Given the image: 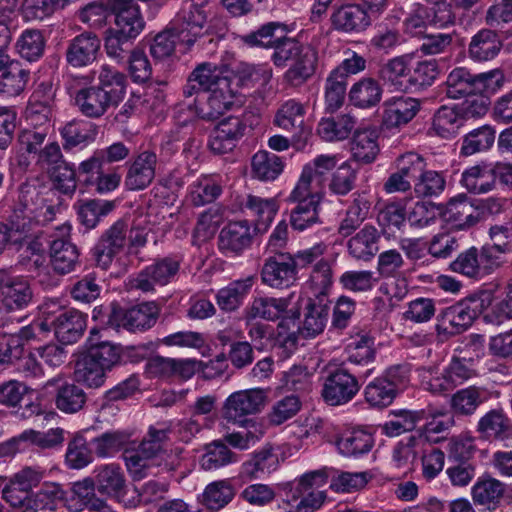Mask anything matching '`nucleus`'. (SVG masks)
Returning <instances> with one entry per match:
<instances>
[{
  "label": "nucleus",
  "instance_id": "obj_46",
  "mask_svg": "<svg viewBox=\"0 0 512 512\" xmlns=\"http://www.w3.org/2000/svg\"><path fill=\"white\" fill-rule=\"evenodd\" d=\"M107 371L104 370L92 357L83 352L77 359L74 369V378L89 388L102 386L106 379Z\"/></svg>",
  "mask_w": 512,
  "mask_h": 512
},
{
  "label": "nucleus",
  "instance_id": "obj_7",
  "mask_svg": "<svg viewBox=\"0 0 512 512\" xmlns=\"http://www.w3.org/2000/svg\"><path fill=\"white\" fill-rule=\"evenodd\" d=\"M167 440L168 430L151 426L137 450L125 451L124 458L128 470L140 477L144 476V470L149 467V461L158 457Z\"/></svg>",
  "mask_w": 512,
  "mask_h": 512
},
{
  "label": "nucleus",
  "instance_id": "obj_25",
  "mask_svg": "<svg viewBox=\"0 0 512 512\" xmlns=\"http://www.w3.org/2000/svg\"><path fill=\"white\" fill-rule=\"evenodd\" d=\"M205 105L199 108V116L208 121L216 120L233 105L235 92L231 87V79H221L218 88L209 91Z\"/></svg>",
  "mask_w": 512,
  "mask_h": 512
},
{
  "label": "nucleus",
  "instance_id": "obj_28",
  "mask_svg": "<svg viewBox=\"0 0 512 512\" xmlns=\"http://www.w3.org/2000/svg\"><path fill=\"white\" fill-rule=\"evenodd\" d=\"M239 486L235 478L211 482L204 489L200 502L207 509L218 511L232 501Z\"/></svg>",
  "mask_w": 512,
  "mask_h": 512
},
{
  "label": "nucleus",
  "instance_id": "obj_33",
  "mask_svg": "<svg viewBox=\"0 0 512 512\" xmlns=\"http://www.w3.org/2000/svg\"><path fill=\"white\" fill-rule=\"evenodd\" d=\"M415 153H407L397 159L398 171L392 173L384 183L387 193L406 192L410 190L416 174L420 172L419 166L411 159Z\"/></svg>",
  "mask_w": 512,
  "mask_h": 512
},
{
  "label": "nucleus",
  "instance_id": "obj_61",
  "mask_svg": "<svg viewBox=\"0 0 512 512\" xmlns=\"http://www.w3.org/2000/svg\"><path fill=\"white\" fill-rule=\"evenodd\" d=\"M131 433L127 431H108L92 439L94 451L98 457L112 456L130 442Z\"/></svg>",
  "mask_w": 512,
  "mask_h": 512
},
{
  "label": "nucleus",
  "instance_id": "obj_38",
  "mask_svg": "<svg viewBox=\"0 0 512 512\" xmlns=\"http://www.w3.org/2000/svg\"><path fill=\"white\" fill-rule=\"evenodd\" d=\"M496 139V130L491 125L485 124L472 129L462 138L460 155L464 157L483 153L492 148Z\"/></svg>",
  "mask_w": 512,
  "mask_h": 512
},
{
  "label": "nucleus",
  "instance_id": "obj_31",
  "mask_svg": "<svg viewBox=\"0 0 512 512\" xmlns=\"http://www.w3.org/2000/svg\"><path fill=\"white\" fill-rule=\"evenodd\" d=\"M383 86L373 77H363L355 82L349 90L350 102L358 108L376 107L382 100Z\"/></svg>",
  "mask_w": 512,
  "mask_h": 512
},
{
  "label": "nucleus",
  "instance_id": "obj_60",
  "mask_svg": "<svg viewBox=\"0 0 512 512\" xmlns=\"http://www.w3.org/2000/svg\"><path fill=\"white\" fill-rule=\"evenodd\" d=\"M236 461V454L228 446L217 440L205 446V453L201 457L200 465L206 470H216Z\"/></svg>",
  "mask_w": 512,
  "mask_h": 512
},
{
  "label": "nucleus",
  "instance_id": "obj_22",
  "mask_svg": "<svg viewBox=\"0 0 512 512\" xmlns=\"http://www.w3.org/2000/svg\"><path fill=\"white\" fill-rule=\"evenodd\" d=\"M382 122L388 129L408 124L419 112L420 101L411 97H393L383 104Z\"/></svg>",
  "mask_w": 512,
  "mask_h": 512
},
{
  "label": "nucleus",
  "instance_id": "obj_56",
  "mask_svg": "<svg viewBox=\"0 0 512 512\" xmlns=\"http://www.w3.org/2000/svg\"><path fill=\"white\" fill-rule=\"evenodd\" d=\"M86 401L87 394L74 383H65L59 386L55 396L56 407L66 414H73L82 410Z\"/></svg>",
  "mask_w": 512,
  "mask_h": 512
},
{
  "label": "nucleus",
  "instance_id": "obj_1",
  "mask_svg": "<svg viewBox=\"0 0 512 512\" xmlns=\"http://www.w3.org/2000/svg\"><path fill=\"white\" fill-rule=\"evenodd\" d=\"M271 60L276 67L289 68L284 79L293 86H299L310 79L316 72L318 52L310 44H304L294 37L281 35L274 42Z\"/></svg>",
  "mask_w": 512,
  "mask_h": 512
},
{
  "label": "nucleus",
  "instance_id": "obj_5",
  "mask_svg": "<svg viewBox=\"0 0 512 512\" xmlns=\"http://www.w3.org/2000/svg\"><path fill=\"white\" fill-rule=\"evenodd\" d=\"M267 391L262 388L240 390L230 394L223 403L221 416L228 423H243L265 406Z\"/></svg>",
  "mask_w": 512,
  "mask_h": 512
},
{
  "label": "nucleus",
  "instance_id": "obj_24",
  "mask_svg": "<svg viewBox=\"0 0 512 512\" xmlns=\"http://www.w3.org/2000/svg\"><path fill=\"white\" fill-rule=\"evenodd\" d=\"M503 48L501 35L491 28H483L472 36L468 55L475 62H486L496 58Z\"/></svg>",
  "mask_w": 512,
  "mask_h": 512
},
{
  "label": "nucleus",
  "instance_id": "obj_42",
  "mask_svg": "<svg viewBox=\"0 0 512 512\" xmlns=\"http://www.w3.org/2000/svg\"><path fill=\"white\" fill-rule=\"evenodd\" d=\"M355 125L354 116L341 114L337 117L323 118L318 124L317 132L326 141H341L350 136Z\"/></svg>",
  "mask_w": 512,
  "mask_h": 512
},
{
  "label": "nucleus",
  "instance_id": "obj_54",
  "mask_svg": "<svg viewBox=\"0 0 512 512\" xmlns=\"http://www.w3.org/2000/svg\"><path fill=\"white\" fill-rule=\"evenodd\" d=\"M277 463L278 458L272 447L265 446L242 464L241 475L248 479H257L262 474L275 470Z\"/></svg>",
  "mask_w": 512,
  "mask_h": 512
},
{
  "label": "nucleus",
  "instance_id": "obj_44",
  "mask_svg": "<svg viewBox=\"0 0 512 512\" xmlns=\"http://www.w3.org/2000/svg\"><path fill=\"white\" fill-rule=\"evenodd\" d=\"M136 38L134 35L126 34V32H121L113 27L107 29L104 38V48L107 56L118 63L124 62L136 50L133 48Z\"/></svg>",
  "mask_w": 512,
  "mask_h": 512
},
{
  "label": "nucleus",
  "instance_id": "obj_16",
  "mask_svg": "<svg viewBox=\"0 0 512 512\" xmlns=\"http://www.w3.org/2000/svg\"><path fill=\"white\" fill-rule=\"evenodd\" d=\"M49 258L52 270L57 275H67L80 266L78 247L66 237H57L49 242Z\"/></svg>",
  "mask_w": 512,
  "mask_h": 512
},
{
  "label": "nucleus",
  "instance_id": "obj_6",
  "mask_svg": "<svg viewBox=\"0 0 512 512\" xmlns=\"http://www.w3.org/2000/svg\"><path fill=\"white\" fill-rule=\"evenodd\" d=\"M359 378L358 371L352 372L342 364L325 378L321 391L323 400L331 406L350 402L360 390Z\"/></svg>",
  "mask_w": 512,
  "mask_h": 512
},
{
  "label": "nucleus",
  "instance_id": "obj_36",
  "mask_svg": "<svg viewBox=\"0 0 512 512\" xmlns=\"http://www.w3.org/2000/svg\"><path fill=\"white\" fill-rule=\"evenodd\" d=\"M33 297L30 283L22 277H14L9 279L1 303L8 311H19L26 309L32 303Z\"/></svg>",
  "mask_w": 512,
  "mask_h": 512
},
{
  "label": "nucleus",
  "instance_id": "obj_45",
  "mask_svg": "<svg viewBox=\"0 0 512 512\" xmlns=\"http://www.w3.org/2000/svg\"><path fill=\"white\" fill-rule=\"evenodd\" d=\"M373 445L372 434L360 429L347 431L336 441V446L341 454L354 457L367 454Z\"/></svg>",
  "mask_w": 512,
  "mask_h": 512
},
{
  "label": "nucleus",
  "instance_id": "obj_64",
  "mask_svg": "<svg viewBox=\"0 0 512 512\" xmlns=\"http://www.w3.org/2000/svg\"><path fill=\"white\" fill-rule=\"evenodd\" d=\"M449 268L456 273L469 278H480L484 276L480 259V252L477 247H470L461 252L457 258L452 261Z\"/></svg>",
  "mask_w": 512,
  "mask_h": 512
},
{
  "label": "nucleus",
  "instance_id": "obj_63",
  "mask_svg": "<svg viewBox=\"0 0 512 512\" xmlns=\"http://www.w3.org/2000/svg\"><path fill=\"white\" fill-rule=\"evenodd\" d=\"M115 208L113 201L89 200L80 205L78 218L86 228L92 229Z\"/></svg>",
  "mask_w": 512,
  "mask_h": 512
},
{
  "label": "nucleus",
  "instance_id": "obj_49",
  "mask_svg": "<svg viewBox=\"0 0 512 512\" xmlns=\"http://www.w3.org/2000/svg\"><path fill=\"white\" fill-rule=\"evenodd\" d=\"M477 431L486 438L506 439L512 434V422L501 410H491L480 418Z\"/></svg>",
  "mask_w": 512,
  "mask_h": 512
},
{
  "label": "nucleus",
  "instance_id": "obj_37",
  "mask_svg": "<svg viewBox=\"0 0 512 512\" xmlns=\"http://www.w3.org/2000/svg\"><path fill=\"white\" fill-rule=\"evenodd\" d=\"M290 306L289 298L257 297L245 310V319L261 318L267 321L280 319L283 311Z\"/></svg>",
  "mask_w": 512,
  "mask_h": 512
},
{
  "label": "nucleus",
  "instance_id": "obj_32",
  "mask_svg": "<svg viewBox=\"0 0 512 512\" xmlns=\"http://www.w3.org/2000/svg\"><path fill=\"white\" fill-rule=\"evenodd\" d=\"M99 126L84 119H74L61 129L64 150H71L80 145H88L96 140Z\"/></svg>",
  "mask_w": 512,
  "mask_h": 512
},
{
  "label": "nucleus",
  "instance_id": "obj_14",
  "mask_svg": "<svg viewBox=\"0 0 512 512\" xmlns=\"http://www.w3.org/2000/svg\"><path fill=\"white\" fill-rule=\"evenodd\" d=\"M157 155L153 151L145 150L139 153L128 163L124 186L129 191L146 189L154 180Z\"/></svg>",
  "mask_w": 512,
  "mask_h": 512
},
{
  "label": "nucleus",
  "instance_id": "obj_9",
  "mask_svg": "<svg viewBox=\"0 0 512 512\" xmlns=\"http://www.w3.org/2000/svg\"><path fill=\"white\" fill-rule=\"evenodd\" d=\"M41 329L50 326L59 343L69 345L76 343L86 329V315L76 309H63L38 324Z\"/></svg>",
  "mask_w": 512,
  "mask_h": 512
},
{
  "label": "nucleus",
  "instance_id": "obj_13",
  "mask_svg": "<svg viewBox=\"0 0 512 512\" xmlns=\"http://www.w3.org/2000/svg\"><path fill=\"white\" fill-rule=\"evenodd\" d=\"M101 39L93 32L85 31L71 39L65 50V60L73 68L93 64L100 52Z\"/></svg>",
  "mask_w": 512,
  "mask_h": 512
},
{
  "label": "nucleus",
  "instance_id": "obj_8",
  "mask_svg": "<svg viewBox=\"0 0 512 512\" xmlns=\"http://www.w3.org/2000/svg\"><path fill=\"white\" fill-rule=\"evenodd\" d=\"M127 231V222L119 219L102 233L91 250L97 267L106 270L112 264L113 259L124 250Z\"/></svg>",
  "mask_w": 512,
  "mask_h": 512
},
{
  "label": "nucleus",
  "instance_id": "obj_41",
  "mask_svg": "<svg viewBox=\"0 0 512 512\" xmlns=\"http://www.w3.org/2000/svg\"><path fill=\"white\" fill-rule=\"evenodd\" d=\"M392 419L382 426L383 433L388 437H397L405 432L413 431L417 423L427 419L425 410H395L391 412Z\"/></svg>",
  "mask_w": 512,
  "mask_h": 512
},
{
  "label": "nucleus",
  "instance_id": "obj_35",
  "mask_svg": "<svg viewBox=\"0 0 512 512\" xmlns=\"http://www.w3.org/2000/svg\"><path fill=\"white\" fill-rule=\"evenodd\" d=\"M78 110L87 118L98 119L113 107L94 85L79 89L74 96Z\"/></svg>",
  "mask_w": 512,
  "mask_h": 512
},
{
  "label": "nucleus",
  "instance_id": "obj_51",
  "mask_svg": "<svg viewBox=\"0 0 512 512\" xmlns=\"http://www.w3.org/2000/svg\"><path fill=\"white\" fill-rule=\"evenodd\" d=\"M370 207L371 202L368 200L366 193H358L348 207L338 232L344 237L351 235L367 218Z\"/></svg>",
  "mask_w": 512,
  "mask_h": 512
},
{
  "label": "nucleus",
  "instance_id": "obj_20",
  "mask_svg": "<svg viewBox=\"0 0 512 512\" xmlns=\"http://www.w3.org/2000/svg\"><path fill=\"white\" fill-rule=\"evenodd\" d=\"M333 28L344 33H359L371 24L370 16L360 4H346L336 8L330 16Z\"/></svg>",
  "mask_w": 512,
  "mask_h": 512
},
{
  "label": "nucleus",
  "instance_id": "obj_58",
  "mask_svg": "<svg viewBox=\"0 0 512 512\" xmlns=\"http://www.w3.org/2000/svg\"><path fill=\"white\" fill-rule=\"evenodd\" d=\"M474 212L472 203L464 195L451 199L447 204L448 220L460 229L471 227L479 221V215H474Z\"/></svg>",
  "mask_w": 512,
  "mask_h": 512
},
{
  "label": "nucleus",
  "instance_id": "obj_52",
  "mask_svg": "<svg viewBox=\"0 0 512 512\" xmlns=\"http://www.w3.org/2000/svg\"><path fill=\"white\" fill-rule=\"evenodd\" d=\"M253 285V277L231 282L217 293V304L221 310L232 312L237 310Z\"/></svg>",
  "mask_w": 512,
  "mask_h": 512
},
{
  "label": "nucleus",
  "instance_id": "obj_59",
  "mask_svg": "<svg viewBox=\"0 0 512 512\" xmlns=\"http://www.w3.org/2000/svg\"><path fill=\"white\" fill-rule=\"evenodd\" d=\"M397 392L389 385L387 380L381 376L376 377L364 388L365 401L375 408H385L392 404L397 396Z\"/></svg>",
  "mask_w": 512,
  "mask_h": 512
},
{
  "label": "nucleus",
  "instance_id": "obj_10",
  "mask_svg": "<svg viewBox=\"0 0 512 512\" xmlns=\"http://www.w3.org/2000/svg\"><path fill=\"white\" fill-rule=\"evenodd\" d=\"M247 128L248 124L242 117L229 116L222 119L210 135L209 148L217 155L233 151Z\"/></svg>",
  "mask_w": 512,
  "mask_h": 512
},
{
  "label": "nucleus",
  "instance_id": "obj_2",
  "mask_svg": "<svg viewBox=\"0 0 512 512\" xmlns=\"http://www.w3.org/2000/svg\"><path fill=\"white\" fill-rule=\"evenodd\" d=\"M172 31L179 42L190 47L199 38L205 36H211L208 40L209 43L215 39H222L226 35L228 27L222 16L214 15L208 19L206 7L183 3L177 14V19L172 25Z\"/></svg>",
  "mask_w": 512,
  "mask_h": 512
},
{
  "label": "nucleus",
  "instance_id": "obj_21",
  "mask_svg": "<svg viewBox=\"0 0 512 512\" xmlns=\"http://www.w3.org/2000/svg\"><path fill=\"white\" fill-rule=\"evenodd\" d=\"M34 396H36L34 390L18 381H9L0 385V404L20 405L23 408L22 416L24 417L39 415L42 412L40 404L33 401Z\"/></svg>",
  "mask_w": 512,
  "mask_h": 512
},
{
  "label": "nucleus",
  "instance_id": "obj_40",
  "mask_svg": "<svg viewBox=\"0 0 512 512\" xmlns=\"http://www.w3.org/2000/svg\"><path fill=\"white\" fill-rule=\"evenodd\" d=\"M319 207V196H311L310 199L299 201L290 213L291 227L296 231L302 232L321 224Z\"/></svg>",
  "mask_w": 512,
  "mask_h": 512
},
{
  "label": "nucleus",
  "instance_id": "obj_48",
  "mask_svg": "<svg viewBox=\"0 0 512 512\" xmlns=\"http://www.w3.org/2000/svg\"><path fill=\"white\" fill-rule=\"evenodd\" d=\"M504 492L505 487L502 482L491 477H482L472 488V498L476 504L495 509L503 498Z\"/></svg>",
  "mask_w": 512,
  "mask_h": 512
},
{
  "label": "nucleus",
  "instance_id": "obj_18",
  "mask_svg": "<svg viewBox=\"0 0 512 512\" xmlns=\"http://www.w3.org/2000/svg\"><path fill=\"white\" fill-rule=\"evenodd\" d=\"M93 480L97 492L102 496L120 501L126 495V477L122 468L117 464L100 466L94 471Z\"/></svg>",
  "mask_w": 512,
  "mask_h": 512
},
{
  "label": "nucleus",
  "instance_id": "obj_62",
  "mask_svg": "<svg viewBox=\"0 0 512 512\" xmlns=\"http://www.w3.org/2000/svg\"><path fill=\"white\" fill-rule=\"evenodd\" d=\"M19 55L32 62L38 60L44 53L45 39L40 30L27 29L22 32L16 42Z\"/></svg>",
  "mask_w": 512,
  "mask_h": 512
},
{
  "label": "nucleus",
  "instance_id": "obj_50",
  "mask_svg": "<svg viewBox=\"0 0 512 512\" xmlns=\"http://www.w3.org/2000/svg\"><path fill=\"white\" fill-rule=\"evenodd\" d=\"M488 399L487 392L479 387L470 386L458 390L451 397V407L456 414L469 416Z\"/></svg>",
  "mask_w": 512,
  "mask_h": 512
},
{
  "label": "nucleus",
  "instance_id": "obj_12",
  "mask_svg": "<svg viewBox=\"0 0 512 512\" xmlns=\"http://www.w3.org/2000/svg\"><path fill=\"white\" fill-rule=\"evenodd\" d=\"M262 282L272 288H288L297 280L292 255L278 252L265 259L261 269Z\"/></svg>",
  "mask_w": 512,
  "mask_h": 512
},
{
  "label": "nucleus",
  "instance_id": "obj_39",
  "mask_svg": "<svg viewBox=\"0 0 512 512\" xmlns=\"http://www.w3.org/2000/svg\"><path fill=\"white\" fill-rule=\"evenodd\" d=\"M284 166L282 157L260 150L251 159V174L260 181H273L283 172Z\"/></svg>",
  "mask_w": 512,
  "mask_h": 512
},
{
  "label": "nucleus",
  "instance_id": "obj_57",
  "mask_svg": "<svg viewBox=\"0 0 512 512\" xmlns=\"http://www.w3.org/2000/svg\"><path fill=\"white\" fill-rule=\"evenodd\" d=\"M348 358L343 364H352L355 366L367 367L364 372V377H368L373 368L372 365L375 359L376 350L374 347V339L369 336H362L359 340L351 343L348 347Z\"/></svg>",
  "mask_w": 512,
  "mask_h": 512
},
{
  "label": "nucleus",
  "instance_id": "obj_30",
  "mask_svg": "<svg viewBox=\"0 0 512 512\" xmlns=\"http://www.w3.org/2000/svg\"><path fill=\"white\" fill-rule=\"evenodd\" d=\"M94 483L95 481L92 477H87L72 484V496L69 505L71 509L81 511L84 508H88L92 511L100 512L108 508L107 502L95 494L97 487Z\"/></svg>",
  "mask_w": 512,
  "mask_h": 512
},
{
  "label": "nucleus",
  "instance_id": "obj_4",
  "mask_svg": "<svg viewBox=\"0 0 512 512\" xmlns=\"http://www.w3.org/2000/svg\"><path fill=\"white\" fill-rule=\"evenodd\" d=\"M478 313V305L472 299L442 308L437 315V335L447 340L465 332L472 326Z\"/></svg>",
  "mask_w": 512,
  "mask_h": 512
},
{
  "label": "nucleus",
  "instance_id": "obj_17",
  "mask_svg": "<svg viewBox=\"0 0 512 512\" xmlns=\"http://www.w3.org/2000/svg\"><path fill=\"white\" fill-rule=\"evenodd\" d=\"M30 71L14 58L0 59V95L16 97L26 88Z\"/></svg>",
  "mask_w": 512,
  "mask_h": 512
},
{
  "label": "nucleus",
  "instance_id": "obj_34",
  "mask_svg": "<svg viewBox=\"0 0 512 512\" xmlns=\"http://www.w3.org/2000/svg\"><path fill=\"white\" fill-rule=\"evenodd\" d=\"M415 165L419 166L420 172L414 178V192L418 197H431L439 195L445 189L446 181L442 174L437 171L426 170L424 158L415 153L412 156Z\"/></svg>",
  "mask_w": 512,
  "mask_h": 512
},
{
  "label": "nucleus",
  "instance_id": "obj_11",
  "mask_svg": "<svg viewBox=\"0 0 512 512\" xmlns=\"http://www.w3.org/2000/svg\"><path fill=\"white\" fill-rule=\"evenodd\" d=\"M257 229L249 221H230L219 232L218 247L225 254L241 255L250 248Z\"/></svg>",
  "mask_w": 512,
  "mask_h": 512
},
{
  "label": "nucleus",
  "instance_id": "obj_55",
  "mask_svg": "<svg viewBox=\"0 0 512 512\" xmlns=\"http://www.w3.org/2000/svg\"><path fill=\"white\" fill-rule=\"evenodd\" d=\"M354 160L363 164L373 162L379 152L377 135L373 130H356L351 143Z\"/></svg>",
  "mask_w": 512,
  "mask_h": 512
},
{
  "label": "nucleus",
  "instance_id": "obj_53",
  "mask_svg": "<svg viewBox=\"0 0 512 512\" xmlns=\"http://www.w3.org/2000/svg\"><path fill=\"white\" fill-rule=\"evenodd\" d=\"M445 92L451 99L475 95V74L464 67L453 69L447 76Z\"/></svg>",
  "mask_w": 512,
  "mask_h": 512
},
{
  "label": "nucleus",
  "instance_id": "obj_29",
  "mask_svg": "<svg viewBox=\"0 0 512 512\" xmlns=\"http://www.w3.org/2000/svg\"><path fill=\"white\" fill-rule=\"evenodd\" d=\"M380 238L378 229L373 225L366 224L348 240V252L357 260L369 261L379 251Z\"/></svg>",
  "mask_w": 512,
  "mask_h": 512
},
{
  "label": "nucleus",
  "instance_id": "obj_47",
  "mask_svg": "<svg viewBox=\"0 0 512 512\" xmlns=\"http://www.w3.org/2000/svg\"><path fill=\"white\" fill-rule=\"evenodd\" d=\"M464 118L458 105L453 107L441 106L433 117V130L442 138L453 137L464 125Z\"/></svg>",
  "mask_w": 512,
  "mask_h": 512
},
{
  "label": "nucleus",
  "instance_id": "obj_19",
  "mask_svg": "<svg viewBox=\"0 0 512 512\" xmlns=\"http://www.w3.org/2000/svg\"><path fill=\"white\" fill-rule=\"evenodd\" d=\"M410 58L408 56H398L382 64L377 77L382 86L387 87L392 92H410Z\"/></svg>",
  "mask_w": 512,
  "mask_h": 512
},
{
  "label": "nucleus",
  "instance_id": "obj_3",
  "mask_svg": "<svg viewBox=\"0 0 512 512\" xmlns=\"http://www.w3.org/2000/svg\"><path fill=\"white\" fill-rule=\"evenodd\" d=\"M161 308L154 302H143L129 309L111 305L105 324L115 329L124 328L130 332L146 331L152 328L160 315Z\"/></svg>",
  "mask_w": 512,
  "mask_h": 512
},
{
  "label": "nucleus",
  "instance_id": "obj_23",
  "mask_svg": "<svg viewBox=\"0 0 512 512\" xmlns=\"http://www.w3.org/2000/svg\"><path fill=\"white\" fill-rule=\"evenodd\" d=\"M330 315V303L322 297L309 298L302 325L298 327L304 338H314L324 332Z\"/></svg>",
  "mask_w": 512,
  "mask_h": 512
},
{
  "label": "nucleus",
  "instance_id": "obj_26",
  "mask_svg": "<svg viewBox=\"0 0 512 512\" xmlns=\"http://www.w3.org/2000/svg\"><path fill=\"white\" fill-rule=\"evenodd\" d=\"M88 339L89 346L85 351L107 372L122 364V348L120 345L99 339V332L92 329Z\"/></svg>",
  "mask_w": 512,
  "mask_h": 512
},
{
  "label": "nucleus",
  "instance_id": "obj_27",
  "mask_svg": "<svg viewBox=\"0 0 512 512\" xmlns=\"http://www.w3.org/2000/svg\"><path fill=\"white\" fill-rule=\"evenodd\" d=\"M97 81V84H94L95 88L113 107L123 100L127 87V78L124 73L108 65H103Z\"/></svg>",
  "mask_w": 512,
  "mask_h": 512
},
{
  "label": "nucleus",
  "instance_id": "obj_15",
  "mask_svg": "<svg viewBox=\"0 0 512 512\" xmlns=\"http://www.w3.org/2000/svg\"><path fill=\"white\" fill-rule=\"evenodd\" d=\"M179 263L171 258H163L147 266L131 280L133 288L143 292L154 290L156 284L166 285L177 274Z\"/></svg>",
  "mask_w": 512,
  "mask_h": 512
},
{
  "label": "nucleus",
  "instance_id": "obj_43",
  "mask_svg": "<svg viewBox=\"0 0 512 512\" xmlns=\"http://www.w3.org/2000/svg\"><path fill=\"white\" fill-rule=\"evenodd\" d=\"M460 182L471 193L489 192L495 186L493 166L486 164L472 166L462 173Z\"/></svg>",
  "mask_w": 512,
  "mask_h": 512
}]
</instances>
